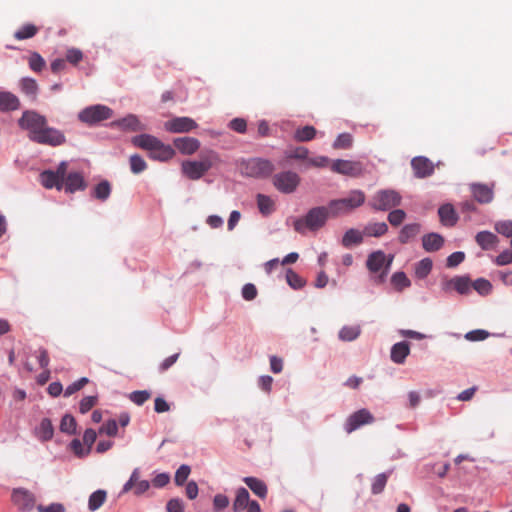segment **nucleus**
Wrapping results in <instances>:
<instances>
[{"mask_svg":"<svg viewBox=\"0 0 512 512\" xmlns=\"http://www.w3.org/2000/svg\"><path fill=\"white\" fill-rule=\"evenodd\" d=\"M257 205L263 215H269L273 211L274 203L269 196L258 194Z\"/></svg>","mask_w":512,"mask_h":512,"instance_id":"nucleus-41","label":"nucleus"},{"mask_svg":"<svg viewBox=\"0 0 512 512\" xmlns=\"http://www.w3.org/2000/svg\"><path fill=\"white\" fill-rule=\"evenodd\" d=\"M36 436L41 441H48L54 435V427L49 418H43L40 424L35 429Z\"/></svg>","mask_w":512,"mask_h":512,"instance_id":"nucleus-28","label":"nucleus"},{"mask_svg":"<svg viewBox=\"0 0 512 512\" xmlns=\"http://www.w3.org/2000/svg\"><path fill=\"white\" fill-rule=\"evenodd\" d=\"M118 432V425L116 420L110 419L107 422H105L99 429L100 434H106L110 437H113Z\"/></svg>","mask_w":512,"mask_h":512,"instance_id":"nucleus-52","label":"nucleus"},{"mask_svg":"<svg viewBox=\"0 0 512 512\" xmlns=\"http://www.w3.org/2000/svg\"><path fill=\"white\" fill-rule=\"evenodd\" d=\"M363 234L364 233L355 228L348 229L342 237V245L346 248H350L353 245L362 243Z\"/></svg>","mask_w":512,"mask_h":512,"instance_id":"nucleus-31","label":"nucleus"},{"mask_svg":"<svg viewBox=\"0 0 512 512\" xmlns=\"http://www.w3.org/2000/svg\"><path fill=\"white\" fill-rule=\"evenodd\" d=\"M464 337L471 342L483 341L489 337V332L483 329H476L467 332Z\"/></svg>","mask_w":512,"mask_h":512,"instance_id":"nucleus-53","label":"nucleus"},{"mask_svg":"<svg viewBox=\"0 0 512 512\" xmlns=\"http://www.w3.org/2000/svg\"><path fill=\"white\" fill-rule=\"evenodd\" d=\"M433 267V262L430 258H423L415 264V276L419 279L426 278Z\"/></svg>","mask_w":512,"mask_h":512,"instance_id":"nucleus-36","label":"nucleus"},{"mask_svg":"<svg viewBox=\"0 0 512 512\" xmlns=\"http://www.w3.org/2000/svg\"><path fill=\"white\" fill-rule=\"evenodd\" d=\"M40 182L47 189H52V188H56L58 190L63 189V183L58 178L57 174L52 170L43 171L40 174Z\"/></svg>","mask_w":512,"mask_h":512,"instance_id":"nucleus-26","label":"nucleus"},{"mask_svg":"<svg viewBox=\"0 0 512 512\" xmlns=\"http://www.w3.org/2000/svg\"><path fill=\"white\" fill-rule=\"evenodd\" d=\"M38 512H66L65 506L62 503L54 502L49 505L39 504L36 506Z\"/></svg>","mask_w":512,"mask_h":512,"instance_id":"nucleus-58","label":"nucleus"},{"mask_svg":"<svg viewBox=\"0 0 512 512\" xmlns=\"http://www.w3.org/2000/svg\"><path fill=\"white\" fill-rule=\"evenodd\" d=\"M387 218L392 226L397 227L405 220L406 212L402 209L393 208L390 210Z\"/></svg>","mask_w":512,"mask_h":512,"instance_id":"nucleus-49","label":"nucleus"},{"mask_svg":"<svg viewBox=\"0 0 512 512\" xmlns=\"http://www.w3.org/2000/svg\"><path fill=\"white\" fill-rule=\"evenodd\" d=\"M167 512H184V502L180 498H172L166 504Z\"/></svg>","mask_w":512,"mask_h":512,"instance_id":"nucleus-62","label":"nucleus"},{"mask_svg":"<svg viewBox=\"0 0 512 512\" xmlns=\"http://www.w3.org/2000/svg\"><path fill=\"white\" fill-rule=\"evenodd\" d=\"M28 64L32 71L41 72L43 70V68L45 67L46 62L39 53L33 52V53H31V55L28 59Z\"/></svg>","mask_w":512,"mask_h":512,"instance_id":"nucleus-47","label":"nucleus"},{"mask_svg":"<svg viewBox=\"0 0 512 512\" xmlns=\"http://www.w3.org/2000/svg\"><path fill=\"white\" fill-rule=\"evenodd\" d=\"M97 403V396H86L82 398L79 404V411L82 414H86L91 410L93 406Z\"/></svg>","mask_w":512,"mask_h":512,"instance_id":"nucleus-57","label":"nucleus"},{"mask_svg":"<svg viewBox=\"0 0 512 512\" xmlns=\"http://www.w3.org/2000/svg\"><path fill=\"white\" fill-rule=\"evenodd\" d=\"M70 447L74 454L78 457H84L90 453L89 448H84L79 439H73L70 443Z\"/></svg>","mask_w":512,"mask_h":512,"instance_id":"nucleus-60","label":"nucleus"},{"mask_svg":"<svg viewBox=\"0 0 512 512\" xmlns=\"http://www.w3.org/2000/svg\"><path fill=\"white\" fill-rule=\"evenodd\" d=\"M20 107V100L19 98L8 91H1L0 92V111L1 112H7V111H14L19 109Z\"/></svg>","mask_w":512,"mask_h":512,"instance_id":"nucleus-22","label":"nucleus"},{"mask_svg":"<svg viewBox=\"0 0 512 512\" xmlns=\"http://www.w3.org/2000/svg\"><path fill=\"white\" fill-rule=\"evenodd\" d=\"M465 259V253L462 251H456L450 254L446 260V266L449 268H454L462 263Z\"/></svg>","mask_w":512,"mask_h":512,"instance_id":"nucleus-56","label":"nucleus"},{"mask_svg":"<svg viewBox=\"0 0 512 512\" xmlns=\"http://www.w3.org/2000/svg\"><path fill=\"white\" fill-rule=\"evenodd\" d=\"M229 505V498L224 494H216L213 498V509L214 511L218 512L225 508H227Z\"/></svg>","mask_w":512,"mask_h":512,"instance_id":"nucleus-59","label":"nucleus"},{"mask_svg":"<svg viewBox=\"0 0 512 512\" xmlns=\"http://www.w3.org/2000/svg\"><path fill=\"white\" fill-rule=\"evenodd\" d=\"M288 159L305 160L307 162L309 151L303 146L290 147L284 152Z\"/></svg>","mask_w":512,"mask_h":512,"instance_id":"nucleus-38","label":"nucleus"},{"mask_svg":"<svg viewBox=\"0 0 512 512\" xmlns=\"http://www.w3.org/2000/svg\"><path fill=\"white\" fill-rule=\"evenodd\" d=\"M438 215L440 222L447 227L454 226L458 221V215L450 203L441 205L438 209Z\"/></svg>","mask_w":512,"mask_h":512,"instance_id":"nucleus-19","label":"nucleus"},{"mask_svg":"<svg viewBox=\"0 0 512 512\" xmlns=\"http://www.w3.org/2000/svg\"><path fill=\"white\" fill-rule=\"evenodd\" d=\"M316 130H295L294 139L300 142H306L314 139Z\"/></svg>","mask_w":512,"mask_h":512,"instance_id":"nucleus-61","label":"nucleus"},{"mask_svg":"<svg viewBox=\"0 0 512 512\" xmlns=\"http://www.w3.org/2000/svg\"><path fill=\"white\" fill-rule=\"evenodd\" d=\"M300 183V177L292 171H284L274 175L273 184L282 193H293Z\"/></svg>","mask_w":512,"mask_h":512,"instance_id":"nucleus-9","label":"nucleus"},{"mask_svg":"<svg viewBox=\"0 0 512 512\" xmlns=\"http://www.w3.org/2000/svg\"><path fill=\"white\" fill-rule=\"evenodd\" d=\"M392 284L398 289L403 290L411 285V281L404 272H395L391 277Z\"/></svg>","mask_w":512,"mask_h":512,"instance_id":"nucleus-44","label":"nucleus"},{"mask_svg":"<svg viewBox=\"0 0 512 512\" xmlns=\"http://www.w3.org/2000/svg\"><path fill=\"white\" fill-rule=\"evenodd\" d=\"M375 420L369 410L363 408L352 413L345 422V431L351 433L365 424H371Z\"/></svg>","mask_w":512,"mask_h":512,"instance_id":"nucleus-13","label":"nucleus"},{"mask_svg":"<svg viewBox=\"0 0 512 512\" xmlns=\"http://www.w3.org/2000/svg\"><path fill=\"white\" fill-rule=\"evenodd\" d=\"M77 423L75 418L70 414H65L60 423V430L63 433L73 435L76 433Z\"/></svg>","mask_w":512,"mask_h":512,"instance_id":"nucleus-39","label":"nucleus"},{"mask_svg":"<svg viewBox=\"0 0 512 512\" xmlns=\"http://www.w3.org/2000/svg\"><path fill=\"white\" fill-rule=\"evenodd\" d=\"M218 155L210 151L200 157L199 160H186L182 162L181 169L185 176L191 180H198L204 176L217 162Z\"/></svg>","mask_w":512,"mask_h":512,"instance_id":"nucleus-4","label":"nucleus"},{"mask_svg":"<svg viewBox=\"0 0 512 512\" xmlns=\"http://www.w3.org/2000/svg\"><path fill=\"white\" fill-rule=\"evenodd\" d=\"M19 88L21 92L26 96L31 97L32 99H36L39 87L35 79L30 77H23L19 81Z\"/></svg>","mask_w":512,"mask_h":512,"instance_id":"nucleus-29","label":"nucleus"},{"mask_svg":"<svg viewBox=\"0 0 512 512\" xmlns=\"http://www.w3.org/2000/svg\"><path fill=\"white\" fill-rule=\"evenodd\" d=\"M402 202V196L393 189L377 191L369 201V206L376 211H388L398 207Z\"/></svg>","mask_w":512,"mask_h":512,"instance_id":"nucleus-6","label":"nucleus"},{"mask_svg":"<svg viewBox=\"0 0 512 512\" xmlns=\"http://www.w3.org/2000/svg\"><path fill=\"white\" fill-rule=\"evenodd\" d=\"M12 502L19 510L31 511L35 507V495L25 488H15L12 491Z\"/></svg>","mask_w":512,"mask_h":512,"instance_id":"nucleus-12","label":"nucleus"},{"mask_svg":"<svg viewBox=\"0 0 512 512\" xmlns=\"http://www.w3.org/2000/svg\"><path fill=\"white\" fill-rule=\"evenodd\" d=\"M353 136L348 132L341 133L333 143L335 149H348L352 146Z\"/></svg>","mask_w":512,"mask_h":512,"instance_id":"nucleus-42","label":"nucleus"},{"mask_svg":"<svg viewBox=\"0 0 512 512\" xmlns=\"http://www.w3.org/2000/svg\"><path fill=\"white\" fill-rule=\"evenodd\" d=\"M243 482L251 489V491L259 498L264 499L267 496V485L260 479L252 476L244 477Z\"/></svg>","mask_w":512,"mask_h":512,"instance_id":"nucleus-25","label":"nucleus"},{"mask_svg":"<svg viewBox=\"0 0 512 512\" xmlns=\"http://www.w3.org/2000/svg\"><path fill=\"white\" fill-rule=\"evenodd\" d=\"M191 473V468L187 464H182L175 472L174 482L177 486H183Z\"/></svg>","mask_w":512,"mask_h":512,"instance_id":"nucleus-45","label":"nucleus"},{"mask_svg":"<svg viewBox=\"0 0 512 512\" xmlns=\"http://www.w3.org/2000/svg\"><path fill=\"white\" fill-rule=\"evenodd\" d=\"M38 30H39L38 27L35 26L34 24L27 23V24H24L22 27H20L14 33V37L17 40L30 39L37 34Z\"/></svg>","mask_w":512,"mask_h":512,"instance_id":"nucleus-37","label":"nucleus"},{"mask_svg":"<svg viewBox=\"0 0 512 512\" xmlns=\"http://www.w3.org/2000/svg\"><path fill=\"white\" fill-rule=\"evenodd\" d=\"M175 147L186 155L193 154L199 148V141L195 138L181 137L174 140Z\"/></svg>","mask_w":512,"mask_h":512,"instance_id":"nucleus-23","label":"nucleus"},{"mask_svg":"<svg viewBox=\"0 0 512 512\" xmlns=\"http://www.w3.org/2000/svg\"><path fill=\"white\" fill-rule=\"evenodd\" d=\"M28 138L39 144L58 146L65 141L60 130H28Z\"/></svg>","mask_w":512,"mask_h":512,"instance_id":"nucleus-8","label":"nucleus"},{"mask_svg":"<svg viewBox=\"0 0 512 512\" xmlns=\"http://www.w3.org/2000/svg\"><path fill=\"white\" fill-rule=\"evenodd\" d=\"M286 280L288 285L293 289H300L305 285V281L292 269H288L286 272Z\"/></svg>","mask_w":512,"mask_h":512,"instance_id":"nucleus-48","label":"nucleus"},{"mask_svg":"<svg viewBox=\"0 0 512 512\" xmlns=\"http://www.w3.org/2000/svg\"><path fill=\"white\" fill-rule=\"evenodd\" d=\"M388 232V225L385 222L368 223L363 233L370 237H381Z\"/></svg>","mask_w":512,"mask_h":512,"instance_id":"nucleus-32","label":"nucleus"},{"mask_svg":"<svg viewBox=\"0 0 512 512\" xmlns=\"http://www.w3.org/2000/svg\"><path fill=\"white\" fill-rule=\"evenodd\" d=\"M473 197L481 204L490 203L493 200V189L485 184L473 183L470 185Z\"/></svg>","mask_w":512,"mask_h":512,"instance_id":"nucleus-18","label":"nucleus"},{"mask_svg":"<svg viewBox=\"0 0 512 512\" xmlns=\"http://www.w3.org/2000/svg\"><path fill=\"white\" fill-rule=\"evenodd\" d=\"M250 495L246 488L240 487L236 491V497L233 502V511L239 512L244 510L250 503Z\"/></svg>","mask_w":512,"mask_h":512,"instance_id":"nucleus-30","label":"nucleus"},{"mask_svg":"<svg viewBox=\"0 0 512 512\" xmlns=\"http://www.w3.org/2000/svg\"><path fill=\"white\" fill-rule=\"evenodd\" d=\"M366 200L365 193L360 189L350 190L346 196L338 199H332L328 202L331 217H339L352 213L361 207Z\"/></svg>","mask_w":512,"mask_h":512,"instance_id":"nucleus-3","label":"nucleus"},{"mask_svg":"<svg viewBox=\"0 0 512 512\" xmlns=\"http://www.w3.org/2000/svg\"><path fill=\"white\" fill-rule=\"evenodd\" d=\"M257 296V288L252 283H247L242 288V297L247 301H252Z\"/></svg>","mask_w":512,"mask_h":512,"instance_id":"nucleus-63","label":"nucleus"},{"mask_svg":"<svg viewBox=\"0 0 512 512\" xmlns=\"http://www.w3.org/2000/svg\"><path fill=\"white\" fill-rule=\"evenodd\" d=\"M411 166L416 178H426L434 172V164L424 156L414 157L411 160Z\"/></svg>","mask_w":512,"mask_h":512,"instance_id":"nucleus-14","label":"nucleus"},{"mask_svg":"<svg viewBox=\"0 0 512 512\" xmlns=\"http://www.w3.org/2000/svg\"><path fill=\"white\" fill-rule=\"evenodd\" d=\"M444 238L438 233H428L422 237V247L426 252L439 251L444 245Z\"/></svg>","mask_w":512,"mask_h":512,"instance_id":"nucleus-20","label":"nucleus"},{"mask_svg":"<svg viewBox=\"0 0 512 512\" xmlns=\"http://www.w3.org/2000/svg\"><path fill=\"white\" fill-rule=\"evenodd\" d=\"M472 285L480 295H488L492 291L491 283L484 278L476 279Z\"/></svg>","mask_w":512,"mask_h":512,"instance_id":"nucleus-50","label":"nucleus"},{"mask_svg":"<svg viewBox=\"0 0 512 512\" xmlns=\"http://www.w3.org/2000/svg\"><path fill=\"white\" fill-rule=\"evenodd\" d=\"M475 240L483 250H489L493 248L498 242L497 236L494 233L486 230L478 232L475 236Z\"/></svg>","mask_w":512,"mask_h":512,"instance_id":"nucleus-27","label":"nucleus"},{"mask_svg":"<svg viewBox=\"0 0 512 512\" xmlns=\"http://www.w3.org/2000/svg\"><path fill=\"white\" fill-rule=\"evenodd\" d=\"M114 124L120 128H136L139 125V120L135 115L130 114L123 119L114 122Z\"/></svg>","mask_w":512,"mask_h":512,"instance_id":"nucleus-54","label":"nucleus"},{"mask_svg":"<svg viewBox=\"0 0 512 512\" xmlns=\"http://www.w3.org/2000/svg\"><path fill=\"white\" fill-rule=\"evenodd\" d=\"M86 183L81 173L70 172L64 179L63 188L65 192L74 193L79 190H84Z\"/></svg>","mask_w":512,"mask_h":512,"instance_id":"nucleus-17","label":"nucleus"},{"mask_svg":"<svg viewBox=\"0 0 512 512\" xmlns=\"http://www.w3.org/2000/svg\"><path fill=\"white\" fill-rule=\"evenodd\" d=\"M495 263L499 266H504L512 263V250H504L496 258Z\"/></svg>","mask_w":512,"mask_h":512,"instance_id":"nucleus-64","label":"nucleus"},{"mask_svg":"<svg viewBox=\"0 0 512 512\" xmlns=\"http://www.w3.org/2000/svg\"><path fill=\"white\" fill-rule=\"evenodd\" d=\"M388 480V473H380L373 479L372 485H371V492L374 495L380 494L387 483Z\"/></svg>","mask_w":512,"mask_h":512,"instance_id":"nucleus-43","label":"nucleus"},{"mask_svg":"<svg viewBox=\"0 0 512 512\" xmlns=\"http://www.w3.org/2000/svg\"><path fill=\"white\" fill-rule=\"evenodd\" d=\"M132 143L146 151L151 159L165 162L170 160L174 154V149L167 144H164L156 137L150 134H141L132 138Z\"/></svg>","mask_w":512,"mask_h":512,"instance_id":"nucleus-2","label":"nucleus"},{"mask_svg":"<svg viewBox=\"0 0 512 512\" xmlns=\"http://www.w3.org/2000/svg\"><path fill=\"white\" fill-rule=\"evenodd\" d=\"M495 230L505 237L512 238V221H499L495 224Z\"/></svg>","mask_w":512,"mask_h":512,"instance_id":"nucleus-55","label":"nucleus"},{"mask_svg":"<svg viewBox=\"0 0 512 512\" xmlns=\"http://www.w3.org/2000/svg\"><path fill=\"white\" fill-rule=\"evenodd\" d=\"M360 333L361 328L359 325L343 326L338 333V337L341 341L351 342L356 340L360 336Z\"/></svg>","mask_w":512,"mask_h":512,"instance_id":"nucleus-33","label":"nucleus"},{"mask_svg":"<svg viewBox=\"0 0 512 512\" xmlns=\"http://www.w3.org/2000/svg\"><path fill=\"white\" fill-rule=\"evenodd\" d=\"M393 255L386 257L382 250H377L368 255L366 266L370 272L376 273L383 269V275L388 273V270L393 261Z\"/></svg>","mask_w":512,"mask_h":512,"instance_id":"nucleus-10","label":"nucleus"},{"mask_svg":"<svg viewBox=\"0 0 512 512\" xmlns=\"http://www.w3.org/2000/svg\"><path fill=\"white\" fill-rule=\"evenodd\" d=\"M111 194V185L107 180L98 183L92 192V196L100 201H106Z\"/></svg>","mask_w":512,"mask_h":512,"instance_id":"nucleus-35","label":"nucleus"},{"mask_svg":"<svg viewBox=\"0 0 512 512\" xmlns=\"http://www.w3.org/2000/svg\"><path fill=\"white\" fill-rule=\"evenodd\" d=\"M331 216L329 206H316L308 210L305 216L293 222L295 231L305 234L307 230L316 232L323 228Z\"/></svg>","mask_w":512,"mask_h":512,"instance_id":"nucleus-1","label":"nucleus"},{"mask_svg":"<svg viewBox=\"0 0 512 512\" xmlns=\"http://www.w3.org/2000/svg\"><path fill=\"white\" fill-rule=\"evenodd\" d=\"M113 110L102 104L91 105L83 109L79 115V120L86 125L93 126L101 121L108 120L113 117Z\"/></svg>","mask_w":512,"mask_h":512,"instance_id":"nucleus-7","label":"nucleus"},{"mask_svg":"<svg viewBox=\"0 0 512 512\" xmlns=\"http://www.w3.org/2000/svg\"><path fill=\"white\" fill-rule=\"evenodd\" d=\"M20 128H45L46 119L35 111H25L19 119Z\"/></svg>","mask_w":512,"mask_h":512,"instance_id":"nucleus-15","label":"nucleus"},{"mask_svg":"<svg viewBox=\"0 0 512 512\" xmlns=\"http://www.w3.org/2000/svg\"><path fill=\"white\" fill-rule=\"evenodd\" d=\"M241 174L253 178H265L272 174L274 164L263 158H250L240 163Z\"/></svg>","mask_w":512,"mask_h":512,"instance_id":"nucleus-5","label":"nucleus"},{"mask_svg":"<svg viewBox=\"0 0 512 512\" xmlns=\"http://www.w3.org/2000/svg\"><path fill=\"white\" fill-rule=\"evenodd\" d=\"M129 162L130 169L134 174H140L147 168L145 160L138 154L131 155Z\"/></svg>","mask_w":512,"mask_h":512,"instance_id":"nucleus-46","label":"nucleus"},{"mask_svg":"<svg viewBox=\"0 0 512 512\" xmlns=\"http://www.w3.org/2000/svg\"><path fill=\"white\" fill-rule=\"evenodd\" d=\"M410 354V344L407 341L395 343L391 347L390 358L396 364H403Z\"/></svg>","mask_w":512,"mask_h":512,"instance_id":"nucleus-21","label":"nucleus"},{"mask_svg":"<svg viewBox=\"0 0 512 512\" xmlns=\"http://www.w3.org/2000/svg\"><path fill=\"white\" fill-rule=\"evenodd\" d=\"M421 231V225L419 223H409L404 225L398 235V241L401 244H407L411 240L415 239Z\"/></svg>","mask_w":512,"mask_h":512,"instance_id":"nucleus-24","label":"nucleus"},{"mask_svg":"<svg viewBox=\"0 0 512 512\" xmlns=\"http://www.w3.org/2000/svg\"><path fill=\"white\" fill-rule=\"evenodd\" d=\"M331 170L337 174L358 177L363 173V165L359 161L336 159L332 162Z\"/></svg>","mask_w":512,"mask_h":512,"instance_id":"nucleus-11","label":"nucleus"},{"mask_svg":"<svg viewBox=\"0 0 512 512\" xmlns=\"http://www.w3.org/2000/svg\"><path fill=\"white\" fill-rule=\"evenodd\" d=\"M166 128H197L194 120L188 117L174 118L166 124Z\"/></svg>","mask_w":512,"mask_h":512,"instance_id":"nucleus-40","label":"nucleus"},{"mask_svg":"<svg viewBox=\"0 0 512 512\" xmlns=\"http://www.w3.org/2000/svg\"><path fill=\"white\" fill-rule=\"evenodd\" d=\"M106 497H107V493L105 490L99 489V490L94 491L89 496V500H88L89 510L92 512L98 510L105 502Z\"/></svg>","mask_w":512,"mask_h":512,"instance_id":"nucleus-34","label":"nucleus"},{"mask_svg":"<svg viewBox=\"0 0 512 512\" xmlns=\"http://www.w3.org/2000/svg\"><path fill=\"white\" fill-rule=\"evenodd\" d=\"M151 394L147 390H138L133 391L129 398L132 402H134L136 405H143L149 398Z\"/></svg>","mask_w":512,"mask_h":512,"instance_id":"nucleus-51","label":"nucleus"},{"mask_svg":"<svg viewBox=\"0 0 512 512\" xmlns=\"http://www.w3.org/2000/svg\"><path fill=\"white\" fill-rule=\"evenodd\" d=\"M471 282L466 276H456L442 283V289L449 291L451 288L455 289L459 294H467L470 291Z\"/></svg>","mask_w":512,"mask_h":512,"instance_id":"nucleus-16","label":"nucleus"}]
</instances>
